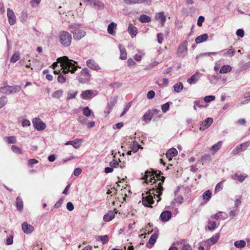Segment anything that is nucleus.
Instances as JSON below:
<instances>
[{"label":"nucleus","mask_w":250,"mask_h":250,"mask_svg":"<svg viewBox=\"0 0 250 250\" xmlns=\"http://www.w3.org/2000/svg\"><path fill=\"white\" fill-rule=\"evenodd\" d=\"M220 237L219 233H217L213 235L210 238L207 239L205 243L208 246H210L214 244H215L217 241L218 240Z\"/></svg>","instance_id":"obj_11"},{"label":"nucleus","mask_w":250,"mask_h":250,"mask_svg":"<svg viewBox=\"0 0 250 250\" xmlns=\"http://www.w3.org/2000/svg\"><path fill=\"white\" fill-rule=\"evenodd\" d=\"M143 183L147 185L154 186L153 188H163L162 185L165 178L163 176L156 175L153 170H146L142 178Z\"/></svg>","instance_id":"obj_2"},{"label":"nucleus","mask_w":250,"mask_h":250,"mask_svg":"<svg viewBox=\"0 0 250 250\" xmlns=\"http://www.w3.org/2000/svg\"><path fill=\"white\" fill-rule=\"evenodd\" d=\"M21 124H22V126L23 127H28V126H30V125H31L30 121L27 119H25V120H23L21 123Z\"/></svg>","instance_id":"obj_59"},{"label":"nucleus","mask_w":250,"mask_h":250,"mask_svg":"<svg viewBox=\"0 0 250 250\" xmlns=\"http://www.w3.org/2000/svg\"><path fill=\"white\" fill-rule=\"evenodd\" d=\"M170 104H172V102H167L161 105V109L163 113L167 112L169 109Z\"/></svg>","instance_id":"obj_39"},{"label":"nucleus","mask_w":250,"mask_h":250,"mask_svg":"<svg viewBox=\"0 0 250 250\" xmlns=\"http://www.w3.org/2000/svg\"><path fill=\"white\" fill-rule=\"evenodd\" d=\"M42 244L39 242H35L33 246L32 250H42Z\"/></svg>","instance_id":"obj_49"},{"label":"nucleus","mask_w":250,"mask_h":250,"mask_svg":"<svg viewBox=\"0 0 250 250\" xmlns=\"http://www.w3.org/2000/svg\"><path fill=\"white\" fill-rule=\"evenodd\" d=\"M127 31L132 38L135 37L138 33L137 28L132 24L129 25Z\"/></svg>","instance_id":"obj_17"},{"label":"nucleus","mask_w":250,"mask_h":250,"mask_svg":"<svg viewBox=\"0 0 250 250\" xmlns=\"http://www.w3.org/2000/svg\"><path fill=\"white\" fill-rule=\"evenodd\" d=\"M16 206L18 210L21 212L23 210V203L22 199L19 196L17 197L16 201Z\"/></svg>","instance_id":"obj_21"},{"label":"nucleus","mask_w":250,"mask_h":250,"mask_svg":"<svg viewBox=\"0 0 250 250\" xmlns=\"http://www.w3.org/2000/svg\"><path fill=\"white\" fill-rule=\"evenodd\" d=\"M83 114L86 117H89L91 115V111L88 107H85L83 109Z\"/></svg>","instance_id":"obj_50"},{"label":"nucleus","mask_w":250,"mask_h":250,"mask_svg":"<svg viewBox=\"0 0 250 250\" xmlns=\"http://www.w3.org/2000/svg\"><path fill=\"white\" fill-rule=\"evenodd\" d=\"M188 41L187 40L183 42L178 46L177 54L180 57H184L187 51Z\"/></svg>","instance_id":"obj_7"},{"label":"nucleus","mask_w":250,"mask_h":250,"mask_svg":"<svg viewBox=\"0 0 250 250\" xmlns=\"http://www.w3.org/2000/svg\"><path fill=\"white\" fill-rule=\"evenodd\" d=\"M81 74L84 76L85 77V79H86L87 80H88L90 78L89 71L86 68H84L81 71Z\"/></svg>","instance_id":"obj_45"},{"label":"nucleus","mask_w":250,"mask_h":250,"mask_svg":"<svg viewBox=\"0 0 250 250\" xmlns=\"http://www.w3.org/2000/svg\"><path fill=\"white\" fill-rule=\"evenodd\" d=\"M116 101V100L113 99L112 100H111L110 103L108 104V106H109V109L107 111V114H109L111 112L112 107L114 105Z\"/></svg>","instance_id":"obj_51"},{"label":"nucleus","mask_w":250,"mask_h":250,"mask_svg":"<svg viewBox=\"0 0 250 250\" xmlns=\"http://www.w3.org/2000/svg\"><path fill=\"white\" fill-rule=\"evenodd\" d=\"M64 197L61 198L60 200L55 204L54 208H57L61 207L63 202L64 201Z\"/></svg>","instance_id":"obj_53"},{"label":"nucleus","mask_w":250,"mask_h":250,"mask_svg":"<svg viewBox=\"0 0 250 250\" xmlns=\"http://www.w3.org/2000/svg\"><path fill=\"white\" fill-rule=\"evenodd\" d=\"M171 212L170 211H165L161 213L160 219L162 221L166 222L168 221L171 217Z\"/></svg>","instance_id":"obj_16"},{"label":"nucleus","mask_w":250,"mask_h":250,"mask_svg":"<svg viewBox=\"0 0 250 250\" xmlns=\"http://www.w3.org/2000/svg\"><path fill=\"white\" fill-rule=\"evenodd\" d=\"M32 121L34 128L38 131H42L46 127L45 124L39 118H34Z\"/></svg>","instance_id":"obj_5"},{"label":"nucleus","mask_w":250,"mask_h":250,"mask_svg":"<svg viewBox=\"0 0 250 250\" xmlns=\"http://www.w3.org/2000/svg\"><path fill=\"white\" fill-rule=\"evenodd\" d=\"M82 141L80 139H75L73 141H69L65 143V145H72L75 148H79L81 146Z\"/></svg>","instance_id":"obj_19"},{"label":"nucleus","mask_w":250,"mask_h":250,"mask_svg":"<svg viewBox=\"0 0 250 250\" xmlns=\"http://www.w3.org/2000/svg\"><path fill=\"white\" fill-rule=\"evenodd\" d=\"M6 139L8 144H15L17 142L16 138L15 136H9L4 138Z\"/></svg>","instance_id":"obj_46"},{"label":"nucleus","mask_w":250,"mask_h":250,"mask_svg":"<svg viewBox=\"0 0 250 250\" xmlns=\"http://www.w3.org/2000/svg\"><path fill=\"white\" fill-rule=\"evenodd\" d=\"M222 145V141H219L217 143L213 145L211 147V150L216 152L221 147Z\"/></svg>","instance_id":"obj_38"},{"label":"nucleus","mask_w":250,"mask_h":250,"mask_svg":"<svg viewBox=\"0 0 250 250\" xmlns=\"http://www.w3.org/2000/svg\"><path fill=\"white\" fill-rule=\"evenodd\" d=\"M211 193L209 190H206L202 195V197L205 203H207L211 198Z\"/></svg>","instance_id":"obj_30"},{"label":"nucleus","mask_w":250,"mask_h":250,"mask_svg":"<svg viewBox=\"0 0 250 250\" xmlns=\"http://www.w3.org/2000/svg\"><path fill=\"white\" fill-rule=\"evenodd\" d=\"M117 26V24L114 22H111L109 24H108L107 27V32L108 34L110 35H113L114 31V29Z\"/></svg>","instance_id":"obj_32"},{"label":"nucleus","mask_w":250,"mask_h":250,"mask_svg":"<svg viewBox=\"0 0 250 250\" xmlns=\"http://www.w3.org/2000/svg\"><path fill=\"white\" fill-rule=\"evenodd\" d=\"M232 69L231 67L229 65H224L220 69L219 72L221 74H225L230 72Z\"/></svg>","instance_id":"obj_33"},{"label":"nucleus","mask_w":250,"mask_h":250,"mask_svg":"<svg viewBox=\"0 0 250 250\" xmlns=\"http://www.w3.org/2000/svg\"><path fill=\"white\" fill-rule=\"evenodd\" d=\"M173 88L175 92L179 93L183 89V84L181 82L177 83L174 85Z\"/></svg>","instance_id":"obj_36"},{"label":"nucleus","mask_w":250,"mask_h":250,"mask_svg":"<svg viewBox=\"0 0 250 250\" xmlns=\"http://www.w3.org/2000/svg\"><path fill=\"white\" fill-rule=\"evenodd\" d=\"M236 34L237 36L242 38L244 36V31L242 29H238L236 31Z\"/></svg>","instance_id":"obj_63"},{"label":"nucleus","mask_w":250,"mask_h":250,"mask_svg":"<svg viewBox=\"0 0 250 250\" xmlns=\"http://www.w3.org/2000/svg\"><path fill=\"white\" fill-rule=\"evenodd\" d=\"M97 6L99 9H102L104 8V4L103 2L98 0H95V7Z\"/></svg>","instance_id":"obj_52"},{"label":"nucleus","mask_w":250,"mask_h":250,"mask_svg":"<svg viewBox=\"0 0 250 250\" xmlns=\"http://www.w3.org/2000/svg\"><path fill=\"white\" fill-rule=\"evenodd\" d=\"M140 147L139 144L136 141H133L131 145V149L134 153L138 151Z\"/></svg>","instance_id":"obj_41"},{"label":"nucleus","mask_w":250,"mask_h":250,"mask_svg":"<svg viewBox=\"0 0 250 250\" xmlns=\"http://www.w3.org/2000/svg\"><path fill=\"white\" fill-rule=\"evenodd\" d=\"M20 59V54L17 52H15L11 58L10 59V62L11 63H15Z\"/></svg>","instance_id":"obj_37"},{"label":"nucleus","mask_w":250,"mask_h":250,"mask_svg":"<svg viewBox=\"0 0 250 250\" xmlns=\"http://www.w3.org/2000/svg\"><path fill=\"white\" fill-rule=\"evenodd\" d=\"M93 94V92L91 90H87L82 92L81 95L82 98L87 100L89 99Z\"/></svg>","instance_id":"obj_26"},{"label":"nucleus","mask_w":250,"mask_h":250,"mask_svg":"<svg viewBox=\"0 0 250 250\" xmlns=\"http://www.w3.org/2000/svg\"><path fill=\"white\" fill-rule=\"evenodd\" d=\"M54 72L56 74L60 73L61 71L66 74L68 72L73 73L79 67L77 62L69 60L66 56H63L58 58L57 62L52 64Z\"/></svg>","instance_id":"obj_1"},{"label":"nucleus","mask_w":250,"mask_h":250,"mask_svg":"<svg viewBox=\"0 0 250 250\" xmlns=\"http://www.w3.org/2000/svg\"><path fill=\"white\" fill-rule=\"evenodd\" d=\"M58 38L62 45L68 47L71 44L72 36L69 33L65 31H62L59 33Z\"/></svg>","instance_id":"obj_3"},{"label":"nucleus","mask_w":250,"mask_h":250,"mask_svg":"<svg viewBox=\"0 0 250 250\" xmlns=\"http://www.w3.org/2000/svg\"><path fill=\"white\" fill-rule=\"evenodd\" d=\"M208 38V35L206 33H205L196 37L195 39V41L197 44H199L206 41Z\"/></svg>","instance_id":"obj_27"},{"label":"nucleus","mask_w":250,"mask_h":250,"mask_svg":"<svg viewBox=\"0 0 250 250\" xmlns=\"http://www.w3.org/2000/svg\"><path fill=\"white\" fill-rule=\"evenodd\" d=\"M119 48L120 52V59L123 60H126L127 58V53L125 48L121 44L119 45Z\"/></svg>","instance_id":"obj_25"},{"label":"nucleus","mask_w":250,"mask_h":250,"mask_svg":"<svg viewBox=\"0 0 250 250\" xmlns=\"http://www.w3.org/2000/svg\"><path fill=\"white\" fill-rule=\"evenodd\" d=\"M178 154V151L176 148L172 147L168 149L166 154V157L169 160H170L172 157L176 156Z\"/></svg>","instance_id":"obj_18"},{"label":"nucleus","mask_w":250,"mask_h":250,"mask_svg":"<svg viewBox=\"0 0 250 250\" xmlns=\"http://www.w3.org/2000/svg\"><path fill=\"white\" fill-rule=\"evenodd\" d=\"M220 52L223 53L224 56L231 57L234 55L235 51L233 48H230L222 50Z\"/></svg>","instance_id":"obj_22"},{"label":"nucleus","mask_w":250,"mask_h":250,"mask_svg":"<svg viewBox=\"0 0 250 250\" xmlns=\"http://www.w3.org/2000/svg\"><path fill=\"white\" fill-rule=\"evenodd\" d=\"M71 33L73 35L74 39L76 40H80L85 35V32L80 29H74L71 30Z\"/></svg>","instance_id":"obj_10"},{"label":"nucleus","mask_w":250,"mask_h":250,"mask_svg":"<svg viewBox=\"0 0 250 250\" xmlns=\"http://www.w3.org/2000/svg\"><path fill=\"white\" fill-rule=\"evenodd\" d=\"M80 27L81 25L78 23L71 24L68 26L69 29H72V30L74 29H80Z\"/></svg>","instance_id":"obj_54"},{"label":"nucleus","mask_w":250,"mask_h":250,"mask_svg":"<svg viewBox=\"0 0 250 250\" xmlns=\"http://www.w3.org/2000/svg\"><path fill=\"white\" fill-rule=\"evenodd\" d=\"M155 18L157 20L160 21L162 26L164 25L166 21V17L164 14V12H162L157 14L155 16Z\"/></svg>","instance_id":"obj_23"},{"label":"nucleus","mask_w":250,"mask_h":250,"mask_svg":"<svg viewBox=\"0 0 250 250\" xmlns=\"http://www.w3.org/2000/svg\"><path fill=\"white\" fill-rule=\"evenodd\" d=\"M213 123V119L211 118H207L203 121L200 124L199 128L200 130L204 131L208 128Z\"/></svg>","instance_id":"obj_9"},{"label":"nucleus","mask_w":250,"mask_h":250,"mask_svg":"<svg viewBox=\"0 0 250 250\" xmlns=\"http://www.w3.org/2000/svg\"><path fill=\"white\" fill-rule=\"evenodd\" d=\"M8 102L7 98L6 96L0 97V109L5 105Z\"/></svg>","instance_id":"obj_42"},{"label":"nucleus","mask_w":250,"mask_h":250,"mask_svg":"<svg viewBox=\"0 0 250 250\" xmlns=\"http://www.w3.org/2000/svg\"><path fill=\"white\" fill-rule=\"evenodd\" d=\"M11 150L15 153L21 154L22 153V151L21 148L15 145H12L11 146Z\"/></svg>","instance_id":"obj_43"},{"label":"nucleus","mask_w":250,"mask_h":250,"mask_svg":"<svg viewBox=\"0 0 250 250\" xmlns=\"http://www.w3.org/2000/svg\"><path fill=\"white\" fill-rule=\"evenodd\" d=\"M7 16L8 22L10 25H14L16 22V17L13 10L10 8L7 10Z\"/></svg>","instance_id":"obj_8"},{"label":"nucleus","mask_w":250,"mask_h":250,"mask_svg":"<svg viewBox=\"0 0 250 250\" xmlns=\"http://www.w3.org/2000/svg\"><path fill=\"white\" fill-rule=\"evenodd\" d=\"M231 177L232 179L242 182L247 177V175L239 174L238 173H235L231 175Z\"/></svg>","instance_id":"obj_20"},{"label":"nucleus","mask_w":250,"mask_h":250,"mask_svg":"<svg viewBox=\"0 0 250 250\" xmlns=\"http://www.w3.org/2000/svg\"><path fill=\"white\" fill-rule=\"evenodd\" d=\"M116 212L114 210H109L104 216L103 219L105 222H109L112 220L115 217Z\"/></svg>","instance_id":"obj_15"},{"label":"nucleus","mask_w":250,"mask_h":250,"mask_svg":"<svg viewBox=\"0 0 250 250\" xmlns=\"http://www.w3.org/2000/svg\"><path fill=\"white\" fill-rule=\"evenodd\" d=\"M154 201L152 196L148 195L146 197L143 196L142 203L145 207H149V206L153 203Z\"/></svg>","instance_id":"obj_14"},{"label":"nucleus","mask_w":250,"mask_h":250,"mask_svg":"<svg viewBox=\"0 0 250 250\" xmlns=\"http://www.w3.org/2000/svg\"><path fill=\"white\" fill-rule=\"evenodd\" d=\"M21 90V87L18 85L9 86L6 85L0 87V92L3 94H10L12 93H16L19 92Z\"/></svg>","instance_id":"obj_4"},{"label":"nucleus","mask_w":250,"mask_h":250,"mask_svg":"<svg viewBox=\"0 0 250 250\" xmlns=\"http://www.w3.org/2000/svg\"><path fill=\"white\" fill-rule=\"evenodd\" d=\"M200 75V73L199 72H196L194 75H192L188 79V83L190 84L196 83L199 79Z\"/></svg>","instance_id":"obj_13"},{"label":"nucleus","mask_w":250,"mask_h":250,"mask_svg":"<svg viewBox=\"0 0 250 250\" xmlns=\"http://www.w3.org/2000/svg\"><path fill=\"white\" fill-rule=\"evenodd\" d=\"M215 97L213 95L206 96L204 97V100L206 103H209L215 100Z\"/></svg>","instance_id":"obj_47"},{"label":"nucleus","mask_w":250,"mask_h":250,"mask_svg":"<svg viewBox=\"0 0 250 250\" xmlns=\"http://www.w3.org/2000/svg\"><path fill=\"white\" fill-rule=\"evenodd\" d=\"M63 93V91L62 90H57L52 93V97L54 99H59L62 96Z\"/></svg>","instance_id":"obj_34"},{"label":"nucleus","mask_w":250,"mask_h":250,"mask_svg":"<svg viewBox=\"0 0 250 250\" xmlns=\"http://www.w3.org/2000/svg\"><path fill=\"white\" fill-rule=\"evenodd\" d=\"M86 64L88 67L92 69H94V61L93 60H88L86 62Z\"/></svg>","instance_id":"obj_64"},{"label":"nucleus","mask_w":250,"mask_h":250,"mask_svg":"<svg viewBox=\"0 0 250 250\" xmlns=\"http://www.w3.org/2000/svg\"><path fill=\"white\" fill-rule=\"evenodd\" d=\"M250 145L249 142H246L238 145L231 152V154L233 155H236L238 154L241 152L244 151L247 149Z\"/></svg>","instance_id":"obj_6"},{"label":"nucleus","mask_w":250,"mask_h":250,"mask_svg":"<svg viewBox=\"0 0 250 250\" xmlns=\"http://www.w3.org/2000/svg\"><path fill=\"white\" fill-rule=\"evenodd\" d=\"M216 228V223L214 221L209 220L208 221V229L209 230H213Z\"/></svg>","instance_id":"obj_40"},{"label":"nucleus","mask_w":250,"mask_h":250,"mask_svg":"<svg viewBox=\"0 0 250 250\" xmlns=\"http://www.w3.org/2000/svg\"><path fill=\"white\" fill-rule=\"evenodd\" d=\"M139 21L142 23H147L151 21V18L148 16L143 14L139 18Z\"/></svg>","instance_id":"obj_31"},{"label":"nucleus","mask_w":250,"mask_h":250,"mask_svg":"<svg viewBox=\"0 0 250 250\" xmlns=\"http://www.w3.org/2000/svg\"><path fill=\"white\" fill-rule=\"evenodd\" d=\"M203 104V101H200L199 100L195 101L194 102V106H193L194 109L196 110V106H197L199 108H202V107H204Z\"/></svg>","instance_id":"obj_44"},{"label":"nucleus","mask_w":250,"mask_h":250,"mask_svg":"<svg viewBox=\"0 0 250 250\" xmlns=\"http://www.w3.org/2000/svg\"><path fill=\"white\" fill-rule=\"evenodd\" d=\"M158 233L156 232H154L150 236L147 245L149 244L151 246H153L154 245V244L155 243V242L158 238Z\"/></svg>","instance_id":"obj_28"},{"label":"nucleus","mask_w":250,"mask_h":250,"mask_svg":"<svg viewBox=\"0 0 250 250\" xmlns=\"http://www.w3.org/2000/svg\"><path fill=\"white\" fill-rule=\"evenodd\" d=\"M77 94V91H69L67 93V99H71L75 98Z\"/></svg>","instance_id":"obj_48"},{"label":"nucleus","mask_w":250,"mask_h":250,"mask_svg":"<svg viewBox=\"0 0 250 250\" xmlns=\"http://www.w3.org/2000/svg\"><path fill=\"white\" fill-rule=\"evenodd\" d=\"M153 116L150 111V109H149L143 115L142 121L146 123L147 122H150Z\"/></svg>","instance_id":"obj_24"},{"label":"nucleus","mask_w":250,"mask_h":250,"mask_svg":"<svg viewBox=\"0 0 250 250\" xmlns=\"http://www.w3.org/2000/svg\"><path fill=\"white\" fill-rule=\"evenodd\" d=\"M109 237L108 235L96 236V241H101L103 244H105L108 241Z\"/></svg>","instance_id":"obj_35"},{"label":"nucleus","mask_w":250,"mask_h":250,"mask_svg":"<svg viewBox=\"0 0 250 250\" xmlns=\"http://www.w3.org/2000/svg\"><path fill=\"white\" fill-rule=\"evenodd\" d=\"M205 21V18L202 16H200L198 17V20H197V25L198 26H201L202 25L203 22Z\"/></svg>","instance_id":"obj_60"},{"label":"nucleus","mask_w":250,"mask_h":250,"mask_svg":"<svg viewBox=\"0 0 250 250\" xmlns=\"http://www.w3.org/2000/svg\"><path fill=\"white\" fill-rule=\"evenodd\" d=\"M39 163V161L35 159H29L28 161L27 164L28 166L32 167L33 165L37 164Z\"/></svg>","instance_id":"obj_57"},{"label":"nucleus","mask_w":250,"mask_h":250,"mask_svg":"<svg viewBox=\"0 0 250 250\" xmlns=\"http://www.w3.org/2000/svg\"><path fill=\"white\" fill-rule=\"evenodd\" d=\"M246 245V242L244 240L236 241L234 243L235 247L238 249H242Z\"/></svg>","instance_id":"obj_29"},{"label":"nucleus","mask_w":250,"mask_h":250,"mask_svg":"<svg viewBox=\"0 0 250 250\" xmlns=\"http://www.w3.org/2000/svg\"><path fill=\"white\" fill-rule=\"evenodd\" d=\"M139 0H124V2L128 5L139 3Z\"/></svg>","instance_id":"obj_55"},{"label":"nucleus","mask_w":250,"mask_h":250,"mask_svg":"<svg viewBox=\"0 0 250 250\" xmlns=\"http://www.w3.org/2000/svg\"><path fill=\"white\" fill-rule=\"evenodd\" d=\"M58 81L60 83H64L66 81V78L62 75H59L58 77Z\"/></svg>","instance_id":"obj_62"},{"label":"nucleus","mask_w":250,"mask_h":250,"mask_svg":"<svg viewBox=\"0 0 250 250\" xmlns=\"http://www.w3.org/2000/svg\"><path fill=\"white\" fill-rule=\"evenodd\" d=\"M210 160V156L209 155H206L203 156L201 158V162L204 163H206V162L209 161Z\"/></svg>","instance_id":"obj_61"},{"label":"nucleus","mask_w":250,"mask_h":250,"mask_svg":"<svg viewBox=\"0 0 250 250\" xmlns=\"http://www.w3.org/2000/svg\"><path fill=\"white\" fill-rule=\"evenodd\" d=\"M119 162H118L117 160H116L115 159L112 160L109 163L110 166L111 167H112V168L117 167H119Z\"/></svg>","instance_id":"obj_58"},{"label":"nucleus","mask_w":250,"mask_h":250,"mask_svg":"<svg viewBox=\"0 0 250 250\" xmlns=\"http://www.w3.org/2000/svg\"><path fill=\"white\" fill-rule=\"evenodd\" d=\"M155 95V93L153 90H150L147 93V98L148 99H153Z\"/></svg>","instance_id":"obj_56"},{"label":"nucleus","mask_w":250,"mask_h":250,"mask_svg":"<svg viewBox=\"0 0 250 250\" xmlns=\"http://www.w3.org/2000/svg\"><path fill=\"white\" fill-rule=\"evenodd\" d=\"M21 227L23 232L26 234L31 233L34 230V227L26 222L22 224Z\"/></svg>","instance_id":"obj_12"}]
</instances>
